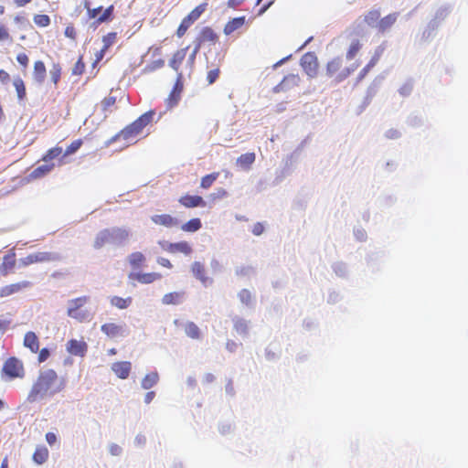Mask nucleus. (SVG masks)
Listing matches in <instances>:
<instances>
[{
    "label": "nucleus",
    "mask_w": 468,
    "mask_h": 468,
    "mask_svg": "<svg viewBox=\"0 0 468 468\" xmlns=\"http://www.w3.org/2000/svg\"><path fill=\"white\" fill-rule=\"evenodd\" d=\"M220 69L219 68H216L210 69L207 74V80L209 85L213 84L219 77Z\"/></svg>",
    "instance_id": "obj_51"
},
{
    "label": "nucleus",
    "mask_w": 468,
    "mask_h": 468,
    "mask_svg": "<svg viewBox=\"0 0 468 468\" xmlns=\"http://www.w3.org/2000/svg\"><path fill=\"white\" fill-rule=\"evenodd\" d=\"M245 0H229L228 6L230 8H237L239 5H241Z\"/></svg>",
    "instance_id": "obj_63"
},
{
    "label": "nucleus",
    "mask_w": 468,
    "mask_h": 468,
    "mask_svg": "<svg viewBox=\"0 0 468 468\" xmlns=\"http://www.w3.org/2000/svg\"><path fill=\"white\" fill-rule=\"evenodd\" d=\"M165 250L170 253L181 252L186 255H189L192 252V248L186 241L169 243Z\"/></svg>",
    "instance_id": "obj_23"
},
{
    "label": "nucleus",
    "mask_w": 468,
    "mask_h": 468,
    "mask_svg": "<svg viewBox=\"0 0 468 468\" xmlns=\"http://www.w3.org/2000/svg\"><path fill=\"white\" fill-rule=\"evenodd\" d=\"M34 23L39 27H47L50 25V17L48 15L37 14L33 17Z\"/></svg>",
    "instance_id": "obj_44"
},
{
    "label": "nucleus",
    "mask_w": 468,
    "mask_h": 468,
    "mask_svg": "<svg viewBox=\"0 0 468 468\" xmlns=\"http://www.w3.org/2000/svg\"><path fill=\"white\" fill-rule=\"evenodd\" d=\"M59 257L52 252L38 251L28 254L27 257L20 259V264L24 267L34 264L58 261Z\"/></svg>",
    "instance_id": "obj_8"
},
{
    "label": "nucleus",
    "mask_w": 468,
    "mask_h": 468,
    "mask_svg": "<svg viewBox=\"0 0 468 468\" xmlns=\"http://www.w3.org/2000/svg\"><path fill=\"white\" fill-rule=\"evenodd\" d=\"M88 296H81L72 299L69 302L67 310L68 316L78 320L79 322H84L88 319L89 314L82 307L88 303Z\"/></svg>",
    "instance_id": "obj_6"
},
{
    "label": "nucleus",
    "mask_w": 468,
    "mask_h": 468,
    "mask_svg": "<svg viewBox=\"0 0 468 468\" xmlns=\"http://www.w3.org/2000/svg\"><path fill=\"white\" fill-rule=\"evenodd\" d=\"M256 155L254 153H246L241 154L237 159V165L242 169H250L251 165L255 162Z\"/></svg>",
    "instance_id": "obj_28"
},
{
    "label": "nucleus",
    "mask_w": 468,
    "mask_h": 468,
    "mask_svg": "<svg viewBox=\"0 0 468 468\" xmlns=\"http://www.w3.org/2000/svg\"><path fill=\"white\" fill-rule=\"evenodd\" d=\"M234 329L239 335H246L248 333V323L242 318H237L234 320Z\"/></svg>",
    "instance_id": "obj_45"
},
{
    "label": "nucleus",
    "mask_w": 468,
    "mask_h": 468,
    "mask_svg": "<svg viewBox=\"0 0 468 468\" xmlns=\"http://www.w3.org/2000/svg\"><path fill=\"white\" fill-rule=\"evenodd\" d=\"M239 298L240 300V302L246 305H250L251 303V301H252V294L251 292L247 290V289H242L239 292Z\"/></svg>",
    "instance_id": "obj_48"
},
{
    "label": "nucleus",
    "mask_w": 468,
    "mask_h": 468,
    "mask_svg": "<svg viewBox=\"0 0 468 468\" xmlns=\"http://www.w3.org/2000/svg\"><path fill=\"white\" fill-rule=\"evenodd\" d=\"M208 4L207 2L197 5L186 16L194 24L203 13L207 10Z\"/></svg>",
    "instance_id": "obj_31"
},
{
    "label": "nucleus",
    "mask_w": 468,
    "mask_h": 468,
    "mask_svg": "<svg viewBox=\"0 0 468 468\" xmlns=\"http://www.w3.org/2000/svg\"><path fill=\"white\" fill-rule=\"evenodd\" d=\"M62 154V147L55 146L47 151L45 155L42 157V160L45 163H51V161L57 157H58Z\"/></svg>",
    "instance_id": "obj_39"
},
{
    "label": "nucleus",
    "mask_w": 468,
    "mask_h": 468,
    "mask_svg": "<svg viewBox=\"0 0 468 468\" xmlns=\"http://www.w3.org/2000/svg\"><path fill=\"white\" fill-rule=\"evenodd\" d=\"M132 369V364L129 361L115 362L112 365V370L121 379H126Z\"/></svg>",
    "instance_id": "obj_16"
},
{
    "label": "nucleus",
    "mask_w": 468,
    "mask_h": 468,
    "mask_svg": "<svg viewBox=\"0 0 468 468\" xmlns=\"http://www.w3.org/2000/svg\"><path fill=\"white\" fill-rule=\"evenodd\" d=\"M55 167L54 163H45L35 168L29 175L32 179H38L49 174Z\"/></svg>",
    "instance_id": "obj_24"
},
{
    "label": "nucleus",
    "mask_w": 468,
    "mask_h": 468,
    "mask_svg": "<svg viewBox=\"0 0 468 468\" xmlns=\"http://www.w3.org/2000/svg\"><path fill=\"white\" fill-rule=\"evenodd\" d=\"M116 39H117V33L116 32H109L108 34H106L105 36L102 37V43H103L102 48H104V49L108 50V48L116 42Z\"/></svg>",
    "instance_id": "obj_46"
},
{
    "label": "nucleus",
    "mask_w": 468,
    "mask_h": 468,
    "mask_svg": "<svg viewBox=\"0 0 468 468\" xmlns=\"http://www.w3.org/2000/svg\"><path fill=\"white\" fill-rule=\"evenodd\" d=\"M159 380V376L157 372H150L145 375V377L142 379V388L144 389H149L153 388Z\"/></svg>",
    "instance_id": "obj_32"
},
{
    "label": "nucleus",
    "mask_w": 468,
    "mask_h": 468,
    "mask_svg": "<svg viewBox=\"0 0 468 468\" xmlns=\"http://www.w3.org/2000/svg\"><path fill=\"white\" fill-rule=\"evenodd\" d=\"M101 330L109 338H116L123 334V326L116 323H105L101 326Z\"/></svg>",
    "instance_id": "obj_17"
},
{
    "label": "nucleus",
    "mask_w": 468,
    "mask_h": 468,
    "mask_svg": "<svg viewBox=\"0 0 468 468\" xmlns=\"http://www.w3.org/2000/svg\"><path fill=\"white\" fill-rule=\"evenodd\" d=\"M371 69L370 67H368L367 65H366L362 70L360 71L359 75H358V80H361L365 78V76L369 72V70Z\"/></svg>",
    "instance_id": "obj_64"
},
{
    "label": "nucleus",
    "mask_w": 468,
    "mask_h": 468,
    "mask_svg": "<svg viewBox=\"0 0 468 468\" xmlns=\"http://www.w3.org/2000/svg\"><path fill=\"white\" fill-rule=\"evenodd\" d=\"M251 231L256 236H259V235L262 234L263 231H264L263 224L261 223V222H257L256 224L253 225Z\"/></svg>",
    "instance_id": "obj_57"
},
{
    "label": "nucleus",
    "mask_w": 468,
    "mask_h": 468,
    "mask_svg": "<svg viewBox=\"0 0 468 468\" xmlns=\"http://www.w3.org/2000/svg\"><path fill=\"white\" fill-rule=\"evenodd\" d=\"M181 78H182V73H178V80H177L174 89L172 90V91L170 92V94H169V96L167 98L168 105L170 107L175 106L178 102V101H179L180 93H181L182 89H183V86H182V84L179 81V80Z\"/></svg>",
    "instance_id": "obj_26"
},
{
    "label": "nucleus",
    "mask_w": 468,
    "mask_h": 468,
    "mask_svg": "<svg viewBox=\"0 0 468 468\" xmlns=\"http://www.w3.org/2000/svg\"><path fill=\"white\" fill-rule=\"evenodd\" d=\"M361 48H362V44L360 43V41L358 39L353 40L346 51V58L353 59L356 57V55L359 52Z\"/></svg>",
    "instance_id": "obj_41"
},
{
    "label": "nucleus",
    "mask_w": 468,
    "mask_h": 468,
    "mask_svg": "<svg viewBox=\"0 0 468 468\" xmlns=\"http://www.w3.org/2000/svg\"><path fill=\"white\" fill-rule=\"evenodd\" d=\"M30 285H31V283L29 282L24 281L21 282L9 284L8 288L10 290L11 294H13V293H16V292L21 291L22 289L29 287Z\"/></svg>",
    "instance_id": "obj_49"
},
{
    "label": "nucleus",
    "mask_w": 468,
    "mask_h": 468,
    "mask_svg": "<svg viewBox=\"0 0 468 468\" xmlns=\"http://www.w3.org/2000/svg\"><path fill=\"white\" fill-rule=\"evenodd\" d=\"M219 173L214 172L211 174H208L201 178L200 186L204 189L209 188L213 183L217 180L218 177Z\"/></svg>",
    "instance_id": "obj_43"
},
{
    "label": "nucleus",
    "mask_w": 468,
    "mask_h": 468,
    "mask_svg": "<svg viewBox=\"0 0 468 468\" xmlns=\"http://www.w3.org/2000/svg\"><path fill=\"white\" fill-rule=\"evenodd\" d=\"M357 68V65L354 64L351 67H346L343 65V59L339 57L333 58L326 65L327 75L336 82L343 81L350 76Z\"/></svg>",
    "instance_id": "obj_4"
},
{
    "label": "nucleus",
    "mask_w": 468,
    "mask_h": 468,
    "mask_svg": "<svg viewBox=\"0 0 468 468\" xmlns=\"http://www.w3.org/2000/svg\"><path fill=\"white\" fill-rule=\"evenodd\" d=\"M301 79L298 74H288L273 88V92H286L300 85Z\"/></svg>",
    "instance_id": "obj_9"
},
{
    "label": "nucleus",
    "mask_w": 468,
    "mask_h": 468,
    "mask_svg": "<svg viewBox=\"0 0 468 468\" xmlns=\"http://www.w3.org/2000/svg\"><path fill=\"white\" fill-rule=\"evenodd\" d=\"M145 261V257L142 252H133L129 256V263L133 268L141 267Z\"/></svg>",
    "instance_id": "obj_36"
},
{
    "label": "nucleus",
    "mask_w": 468,
    "mask_h": 468,
    "mask_svg": "<svg viewBox=\"0 0 468 468\" xmlns=\"http://www.w3.org/2000/svg\"><path fill=\"white\" fill-rule=\"evenodd\" d=\"M16 265V256L15 254L5 255L2 263V272L5 275L7 274Z\"/></svg>",
    "instance_id": "obj_38"
},
{
    "label": "nucleus",
    "mask_w": 468,
    "mask_h": 468,
    "mask_svg": "<svg viewBox=\"0 0 468 468\" xmlns=\"http://www.w3.org/2000/svg\"><path fill=\"white\" fill-rule=\"evenodd\" d=\"M397 16L396 14H389L385 17L379 19L378 24H376V29L378 33H385L396 22Z\"/></svg>",
    "instance_id": "obj_22"
},
{
    "label": "nucleus",
    "mask_w": 468,
    "mask_h": 468,
    "mask_svg": "<svg viewBox=\"0 0 468 468\" xmlns=\"http://www.w3.org/2000/svg\"><path fill=\"white\" fill-rule=\"evenodd\" d=\"M10 325V321L0 319V335L5 334Z\"/></svg>",
    "instance_id": "obj_58"
},
{
    "label": "nucleus",
    "mask_w": 468,
    "mask_h": 468,
    "mask_svg": "<svg viewBox=\"0 0 468 468\" xmlns=\"http://www.w3.org/2000/svg\"><path fill=\"white\" fill-rule=\"evenodd\" d=\"M87 349L88 346L84 341L70 339L67 343V351L73 356H84Z\"/></svg>",
    "instance_id": "obj_14"
},
{
    "label": "nucleus",
    "mask_w": 468,
    "mask_h": 468,
    "mask_svg": "<svg viewBox=\"0 0 468 468\" xmlns=\"http://www.w3.org/2000/svg\"><path fill=\"white\" fill-rule=\"evenodd\" d=\"M157 262H158V264H160L163 267H165L168 269L173 268L171 261L166 258H158Z\"/></svg>",
    "instance_id": "obj_59"
},
{
    "label": "nucleus",
    "mask_w": 468,
    "mask_h": 468,
    "mask_svg": "<svg viewBox=\"0 0 468 468\" xmlns=\"http://www.w3.org/2000/svg\"><path fill=\"white\" fill-rule=\"evenodd\" d=\"M116 102V98L114 96L105 97L101 101L102 110L104 112L108 111L112 106H113Z\"/></svg>",
    "instance_id": "obj_52"
},
{
    "label": "nucleus",
    "mask_w": 468,
    "mask_h": 468,
    "mask_svg": "<svg viewBox=\"0 0 468 468\" xmlns=\"http://www.w3.org/2000/svg\"><path fill=\"white\" fill-rule=\"evenodd\" d=\"M129 238V231L124 228H111L101 230L95 237L93 247L97 250L106 245H119Z\"/></svg>",
    "instance_id": "obj_3"
},
{
    "label": "nucleus",
    "mask_w": 468,
    "mask_h": 468,
    "mask_svg": "<svg viewBox=\"0 0 468 468\" xmlns=\"http://www.w3.org/2000/svg\"><path fill=\"white\" fill-rule=\"evenodd\" d=\"M154 116V111L144 112L138 117L134 122L124 127L117 134H115L111 142L122 139L125 142H136V137L142 133L144 127L152 122Z\"/></svg>",
    "instance_id": "obj_2"
},
{
    "label": "nucleus",
    "mask_w": 468,
    "mask_h": 468,
    "mask_svg": "<svg viewBox=\"0 0 468 468\" xmlns=\"http://www.w3.org/2000/svg\"><path fill=\"white\" fill-rule=\"evenodd\" d=\"M178 202L181 206H183L186 208H194V207H206L207 203L203 199L202 197L197 195H184L179 199Z\"/></svg>",
    "instance_id": "obj_11"
},
{
    "label": "nucleus",
    "mask_w": 468,
    "mask_h": 468,
    "mask_svg": "<svg viewBox=\"0 0 468 468\" xmlns=\"http://www.w3.org/2000/svg\"><path fill=\"white\" fill-rule=\"evenodd\" d=\"M189 47H186L184 48H180L176 50L171 59L169 60V66L176 71L178 72L180 66L184 59L186 58V52Z\"/></svg>",
    "instance_id": "obj_19"
},
{
    "label": "nucleus",
    "mask_w": 468,
    "mask_h": 468,
    "mask_svg": "<svg viewBox=\"0 0 468 468\" xmlns=\"http://www.w3.org/2000/svg\"><path fill=\"white\" fill-rule=\"evenodd\" d=\"M46 440H47V442L49 444V445H52L54 444L56 441H57V436L55 433L53 432H48L46 434Z\"/></svg>",
    "instance_id": "obj_61"
},
{
    "label": "nucleus",
    "mask_w": 468,
    "mask_h": 468,
    "mask_svg": "<svg viewBox=\"0 0 468 468\" xmlns=\"http://www.w3.org/2000/svg\"><path fill=\"white\" fill-rule=\"evenodd\" d=\"M13 86L16 90L17 100L24 101L27 99L26 83L20 76H16L13 79Z\"/></svg>",
    "instance_id": "obj_25"
},
{
    "label": "nucleus",
    "mask_w": 468,
    "mask_h": 468,
    "mask_svg": "<svg viewBox=\"0 0 468 468\" xmlns=\"http://www.w3.org/2000/svg\"><path fill=\"white\" fill-rule=\"evenodd\" d=\"M50 356V352L47 347L38 350L37 360L39 363L45 362Z\"/></svg>",
    "instance_id": "obj_55"
},
{
    "label": "nucleus",
    "mask_w": 468,
    "mask_h": 468,
    "mask_svg": "<svg viewBox=\"0 0 468 468\" xmlns=\"http://www.w3.org/2000/svg\"><path fill=\"white\" fill-rule=\"evenodd\" d=\"M132 302V297L122 298L120 296H112L110 300L111 304L118 309L128 308L131 305Z\"/></svg>",
    "instance_id": "obj_34"
},
{
    "label": "nucleus",
    "mask_w": 468,
    "mask_h": 468,
    "mask_svg": "<svg viewBox=\"0 0 468 468\" xmlns=\"http://www.w3.org/2000/svg\"><path fill=\"white\" fill-rule=\"evenodd\" d=\"M151 220L154 224L164 226L165 228L176 227L179 224V220L170 214L154 215L151 218Z\"/></svg>",
    "instance_id": "obj_15"
},
{
    "label": "nucleus",
    "mask_w": 468,
    "mask_h": 468,
    "mask_svg": "<svg viewBox=\"0 0 468 468\" xmlns=\"http://www.w3.org/2000/svg\"><path fill=\"white\" fill-rule=\"evenodd\" d=\"M200 48L201 47H199V45L196 44L192 53L189 55V57H188V63L190 64V68L194 67L196 57H197V54L198 53Z\"/></svg>",
    "instance_id": "obj_56"
},
{
    "label": "nucleus",
    "mask_w": 468,
    "mask_h": 468,
    "mask_svg": "<svg viewBox=\"0 0 468 468\" xmlns=\"http://www.w3.org/2000/svg\"><path fill=\"white\" fill-rule=\"evenodd\" d=\"M129 278L136 280L143 284H149L162 278V274L158 272H145V273H130Z\"/></svg>",
    "instance_id": "obj_18"
},
{
    "label": "nucleus",
    "mask_w": 468,
    "mask_h": 468,
    "mask_svg": "<svg viewBox=\"0 0 468 468\" xmlns=\"http://www.w3.org/2000/svg\"><path fill=\"white\" fill-rule=\"evenodd\" d=\"M84 69H85V64L82 60V58L80 57L74 65V68L72 69V74L80 75L83 73Z\"/></svg>",
    "instance_id": "obj_53"
},
{
    "label": "nucleus",
    "mask_w": 468,
    "mask_h": 468,
    "mask_svg": "<svg viewBox=\"0 0 468 468\" xmlns=\"http://www.w3.org/2000/svg\"><path fill=\"white\" fill-rule=\"evenodd\" d=\"M62 69L59 63H53L51 69L49 70V75L54 86L57 87L60 78H61Z\"/></svg>",
    "instance_id": "obj_40"
},
{
    "label": "nucleus",
    "mask_w": 468,
    "mask_h": 468,
    "mask_svg": "<svg viewBox=\"0 0 468 468\" xmlns=\"http://www.w3.org/2000/svg\"><path fill=\"white\" fill-rule=\"evenodd\" d=\"M245 24V16H239L229 20L224 27V34L230 35Z\"/></svg>",
    "instance_id": "obj_27"
},
{
    "label": "nucleus",
    "mask_w": 468,
    "mask_h": 468,
    "mask_svg": "<svg viewBox=\"0 0 468 468\" xmlns=\"http://www.w3.org/2000/svg\"><path fill=\"white\" fill-rule=\"evenodd\" d=\"M218 40V34L210 27H205L201 29L196 39V44L201 47L205 43L216 44Z\"/></svg>",
    "instance_id": "obj_12"
},
{
    "label": "nucleus",
    "mask_w": 468,
    "mask_h": 468,
    "mask_svg": "<svg viewBox=\"0 0 468 468\" xmlns=\"http://www.w3.org/2000/svg\"><path fill=\"white\" fill-rule=\"evenodd\" d=\"M47 74L46 65L42 60H37L33 66V79L38 83L42 84L45 80Z\"/></svg>",
    "instance_id": "obj_21"
},
{
    "label": "nucleus",
    "mask_w": 468,
    "mask_h": 468,
    "mask_svg": "<svg viewBox=\"0 0 468 468\" xmlns=\"http://www.w3.org/2000/svg\"><path fill=\"white\" fill-rule=\"evenodd\" d=\"M183 296H184L183 292H168L163 296L162 303L165 305L179 304L182 301Z\"/></svg>",
    "instance_id": "obj_29"
},
{
    "label": "nucleus",
    "mask_w": 468,
    "mask_h": 468,
    "mask_svg": "<svg viewBox=\"0 0 468 468\" xmlns=\"http://www.w3.org/2000/svg\"><path fill=\"white\" fill-rule=\"evenodd\" d=\"M110 452L112 455H119L122 452V448L117 444H112L110 446Z\"/></svg>",
    "instance_id": "obj_62"
},
{
    "label": "nucleus",
    "mask_w": 468,
    "mask_h": 468,
    "mask_svg": "<svg viewBox=\"0 0 468 468\" xmlns=\"http://www.w3.org/2000/svg\"><path fill=\"white\" fill-rule=\"evenodd\" d=\"M185 333L192 339H199L201 336L200 329L194 322H187L186 324Z\"/></svg>",
    "instance_id": "obj_35"
},
{
    "label": "nucleus",
    "mask_w": 468,
    "mask_h": 468,
    "mask_svg": "<svg viewBox=\"0 0 468 468\" xmlns=\"http://www.w3.org/2000/svg\"><path fill=\"white\" fill-rule=\"evenodd\" d=\"M301 66L304 72L311 78L316 76L318 71V61L315 55L313 53H306L301 58Z\"/></svg>",
    "instance_id": "obj_10"
},
{
    "label": "nucleus",
    "mask_w": 468,
    "mask_h": 468,
    "mask_svg": "<svg viewBox=\"0 0 468 468\" xmlns=\"http://www.w3.org/2000/svg\"><path fill=\"white\" fill-rule=\"evenodd\" d=\"M10 80V75L7 71L5 69H0V81L2 83H6Z\"/></svg>",
    "instance_id": "obj_60"
},
{
    "label": "nucleus",
    "mask_w": 468,
    "mask_h": 468,
    "mask_svg": "<svg viewBox=\"0 0 468 468\" xmlns=\"http://www.w3.org/2000/svg\"><path fill=\"white\" fill-rule=\"evenodd\" d=\"M64 34L67 37L72 40H75L77 37V32L73 25L67 26Z\"/></svg>",
    "instance_id": "obj_54"
},
{
    "label": "nucleus",
    "mask_w": 468,
    "mask_h": 468,
    "mask_svg": "<svg viewBox=\"0 0 468 468\" xmlns=\"http://www.w3.org/2000/svg\"><path fill=\"white\" fill-rule=\"evenodd\" d=\"M380 13L378 10H371L364 16L365 23L371 27L376 28V24L379 21Z\"/></svg>",
    "instance_id": "obj_37"
},
{
    "label": "nucleus",
    "mask_w": 468,
    "mask_h": 468,
    "mask_svg": "<svg viewBox=\"0 0 468 468\" xmlns=\"http://www.w3.org/2000/svg\"><path fill=\"white\" fill-rule=\"evenodd\" d=\"M2 375L8 379L24 378L26 370L23 362L16 356L8 357L3 365Z\"/></svg>",
    "instance_id": "obj_5"
},
{
    "label": "nucleus",
    "mask_w": 468,
    "mask_h": 468,
    "mask_svg": "<svg viewBox=\"0 0 468 468\" xmlns=\"http://www.w3.org/2000/svg\"><path fill=\"white\" fill-rule=\"evenodd\" d=\"M83 144L82 139H77L72 141L66 148L63 157L74 154L78 152Z\"/></svg>",
    "instance_id": "obj_42"
},
{
    "label": "nucleus",
    "mask_w": 468,
    "mask_h": 468,
    "mask_svg": "<svg viewBox=\"0 0 468 468\" xmlns=\"http://www.w3.org/2000/svg\"><path fill=\"white\" fill-rule=\"evenodd\" d=\"M202 228L201 220L198 218H191L181 226L185 232H196Z\"/></svg>",
    "instance_id": "obj_33"
},
{
    "label": "nucleus",
    "mask_w": 468,
    "mask_h": 468,
    "mask_svg": "<svg viewBox=\"0 0 468 468\" xmlns=\"http://www.w3.org/2000/svg\"><path fill=\"white\" fill-rule=\"evenodd\" d=\"M191 271L194 276L201 282L204 286L212 284L213 280L207 275L204 264L199 261L193 262Z\"/></svg>",
    "instance_id": "obj_13"
},
{
    "label": "nucleus",
    "mask_w": 468,
    "mask_h": 468,
    "mask_svg": "<svg viewBox=\"0 0 468 468\" xmlns=\"http://www.w3.org/2000/svg\"><path fill=\"white\" fill-rule=\"evenodd\" d=\"M84 7L87 9V16L90 19H96L97 24H102L105 22L112 21L113 18L114 5H109L103 13L98 16V15L101 12L102 6H98L96 8H91L90 2L85 1Z\"/></svg>",
    "instance_id": "obj_7"
},
{
    "label": "nucleus",
    "mask_w": 468,
    "mask_h": 468,
    "mask_svg": "<svg viewBox=\"0 0 468 468\" xmlns=\"http://www.w3.org/2000/svg\"><path fill=\"white\" fill-rule=\"evenodd\" d=\"M16 61L23 68L24 71H26L29 65L28 56L25 52L18 53L16 55Z\"/></svg>",
    "instance_id": "obj_50"
},
{
    "label": "nucleus",
    "mask_w": 468,
    "mask_h": 468,
    "mask_svg": "<svg viewBox=\"0 0 468 468\" xmlns=\"http://www.w3.org/2000/svg\"><path fill=\"white\" fill-rule=\"evenodd\" d=\"M65 388L66 379L59 377L54 369L41 370L28 392L27 400L36 402L46 397H52Z\"/></svg>",
    "instance_id": "obj_1"
},
{
    "label": "nucleus",
    "mask_w": 468,
    "mask_h": 468,
    "mask_svg": "<svg viewBox=\"0 0 468 468\" xmlns=\"http://www.w3.org/2000/svg\"><path fill=\"white\" fill-rule=\"evenodd\" d=\"M48 458V450L45 446H38L33 453V460L37 464L44 463Z\"/></svg>",
    "instance_id": "obj_30"
},
{
    "label": "nucleus",
    "mask_w": 468,
    "mask_h": 468,
    "mask_svg": "<svg viewBox=\"0 0 468 468\" xmlns=\"http://www.w3.org/2000/svg\"><path fill=\"white\" fill-rule=\"evenodd\" d=\"M13 37L9 32L8 27L3 24L0 23V42H12Z\"/></svg>",
    "instance_id": "obj_47"
},
{
    "label": "nucleus",
    "mask_w": 468,
    "mask_h": 468,
    "mask_svg": "<svg viewBox=\"0 0 468 468\" xmlns=\"http://www.w3.org/2000/svg\"><path fill=\"white\" fill-rule=\"evenodd\" d=\"M23 344L24 346L28 348L32 353H37L39 350V339L32 331L26 333Z\"/></svg>",
    "instance_id": "obj_20"
}]
</instances>
